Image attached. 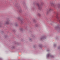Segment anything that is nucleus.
Masks as SVG:
<instances>
[{
	"label": "nucleus",
	"mask_w": 60,
	"mask_h": 60,
	"mask_svg": "<svg viewBox=\"0 0 60 60\" xmlns=\"http://www.w3.org/2000/svg\"><path fill=\"white\" fill-rule=\"evenodd\" d=\"M55 29H58V30H59L60 31V28L59 27V25L58 24L57 25V26L55 28Z\"/></svg>",
	"instance_id": "obj_1"
},
{
	"label": "nucleus",
	"mask_w": 60,
	"mask_h": 60,
	"mask_svg": "<svg viewBox=\"0 0 60 60\" xmlns=\"http://www.w3.org/2000/svg\"><path fill=\"white\" fill-rule=\"evenodd\" d=\"M47 57H51V58H54V56H53L49 54H48L47 55Z\"/></svg>",
	"instance_id": "obj_2"
},
{
	"label": "nucleus",
	"mask_w": 60,
	"mask_h": 60,
	"mask_svg": "<svg viewBox=\"0 0 60 60\" xmlns=\"http://www.w3.org/2000/svg\"><path fill=\"white\" fill-rule=\"evenodd\" d=\"M37 4L38 6V9L39 10H41V9H42V7H41V6L39 5L38 4Z\"/></svg>",
	"instance_id": "obj_3"
},
{
	"label": "nucleus",
	"mask_w": 60,
	"mask_h": 60,
	"mask_svg": "<svg viewBox=\"0 0 60 60\" xmlns=\"http://www.w3.org/2000/svg\"><path fill=\"white\" fill-rule=\"evenodd\" d=\"M45 39H46L45 37L43 36L40 38V39L41 40H44Z\"/></svg>",
	"instance_id": "obj_4"
},
{
	"label": "nucleus",
	"mask_w": 60,
	"mask_h": 60,
	"mask_svg": "<svg viewBox=\"0 0 60 60\" xmlns=\"http://www.w3.org/2000/svg\"><path fill=\"white\" fill-rule=\"evenodd\" d=\"M21 19V18L20 17H19L17 18V19H18V20H19L21 22V23H22V21H23V19H22V20H20V19Z\"/></svg>",
	"instance_id": "obj_5"
},
{
	"label": "nucleus",
	"mask_w": 60,
	"mask_h": 60,
	"mask_svg": "<svg viewBox=\"0 0 60 60\" xmlns=\"http://www.w3.org/2000/svg\"><path fill=\"white\" fill-rule=\"evenodd\" d=\"M29 41H33V38H29Z\"/></svg>",
	"instance_id": "obj_6"
},
{
	"label": "nucleus",
	"mask_w": 60,
	"mask_h": 60,
	"mask_svg": "<svg viewBox=\"0 0 60 60\" xmlns=\"http://www.w3.org/2000/svg\"><path fill=\"white\" fill-rule=\"evenodd\" d=\"M10 22V20H8L5 23L6 24H9V22Z\"/></svg>",
	"instance_id": "obj_7"
},
{
	"label": "nucleus",
	"mask_w": 60,
	"mask_h": 60,
	"mask_svg": "<svg viewBox=\"0 0 60 60\" xmlns=\"http://www.w3.org/2000/svg\"><path fill=\"white\" fill-rule=\"evenodd\" d=\"M51 11V9H49V11H47V13H49V11Z\"/></svg>",
	"instance_id": "obj_8"
},
{
	"label": "nucleus",
	"mask_w": 60,
	"mask_h": 60,
	"mask_svg": "<svg viewBox=\"0 0 60 60\" xmlns=\"http://www.w3.org/2000/svg\"><path fill=\"white\" fill-rule=\"evenodd\" d=\"M56 18H57V19H59V17H58V16H56Z\"/></svg>",
	"instance_id": "obj_9"
},
{
	"label": "nucleus",
	"mask_w": 60,
	"mask_h": 60,
	"mask_svg": "<svg viewBox=\"0 0 60 60\" xmlns=\"http://www.w3.org/2000/svg\"><path fill=\"white\" fill-rule=\"evenodd\" d=\"M20 30L21 31H22L23 30V28H21L20 29Z\"/></svg>",
	"instance_id": "obj_10"
},
{
	"label": "nucleus",
	"mask_w": 60,
	"mask_h": 60,
	"mask_svg": "<svg viewBox=\"0 0 60 60\" xmlns=\"http://www.w3.org/2000/svg\"><path fill=\"white\" fill-rule=\"evenodd\" d=\"M19 11H20V12L21 11H22V9H20Z\"/></svg>",
	"instance_id": "obj_11"
},
{
	"label": "nucleus",
	"mask_w": 60,
	"mask_h": 60,
	"mask_svg": "<svg viewBox=\"0 0 60 60\" xmlns=\"http://www.w3.org/2000/svg\"><path fill=\"white\" fill-rule=\"evenodd\" d=\"M16 26H18V25L17 24H15Z\"/></svg>",
	"instance_id": "obj_12"
},
{
	"label": "nucleus",
	"mask_w": 60,
	"mask_h": 60,
	"mask_svg": "<svg viewBox=\"0 0 60 60\" xmlns=\"http://www.w3.org/2000/svg\"><path fill=\"white\" fill-rule=\"evenodd\" d=\"M54 47H55V46H56V45L55 44H54Z\"/></svg>",
	"instance_id": "obj_13"
},
{
	"label": "nucleus",
	"mask_w": 60,
	"mask_h": 60,
	"mask_svg": "<svg viewBox=\"0 0 60 60\" xmlns=\"http://www.w3.org/2000/svg\"><path fill=\"white\" fill-rule=\"evenodd\" d=\"M38 15L39 16H40L41 15H40V14H38Z\"/></svg>",
	"instance_id": "obj_14"
},
{
	"label": "nucleus",
	"mask_w": 60,
	"mask_h": 60,
	"mask_svg": "<svg viewBox=\"0 0 60 60\" xmlns=\"http://www.w3.org/2000/svg\"><path fill=\"white\" fill-rule=\"evenodd\" d=\"M0 60H2V59H1V58H0Z\"/></svg>",
	"instance_id": "obj_15"
},
{
	"label": "nucleus",
	"mask_w": 60,
	"mask_h": 60,
	"mask_svg": "<svg viewBox=\"0 0 60 60\" xmlns=\"http://www.w3.org/2000/svg\"><path fill=\"white\" fill-rule=\"evenodd\" d=\"M13 48H14V47H13Z\"/></svg>",
	"instance_id": "obj_16"
},
{
	"label": "nucleus",
	"mask_w": 60,
	"mask_h": 60,
	"mask_svg": "<svg viewBox=\"0 0 60 60\" xmlns=\"http://www.w3.org/2000/svg\"><path fill=\"white\" fill-rule=\"evenodd\" d=\"M59 21H60V20H59Z\"/></svg>",
	"instance_id": "obj_17"
},
{
	"label": "nucleus",
	"mask_w": 60,
	"mask_h": 60,
	"mask_svg": "<svg viewBox=\"0 0 60 60\" xmlns=\"http://www.w3.org/2000/svg\"><path fill=\"white\" fill-rule=\"evenodd\" d=\"M58 49H59V48L58 47Z\"/></svg>",
	"instance_id": "obj_18"
}]
</instances>
